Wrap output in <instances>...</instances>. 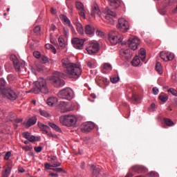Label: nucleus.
Returning a JSON list of instances; mask_svg holds the SVG:
<instances>
[{
  "mask_svg": "<svg viewBox=\"0 0 177 177\" xmlns=\"http://www.w3.org/2000/svg\"><path fill=\"white\" fill-rule=\"evenodd\" d=\"M62 66L68 78L77 79L82 75V69L79 64L72 63L67 58L63 59Z\"/></svg>",
  "mask_w": 177,
  "mask_h": 177,
  "instance_id": "f257e3e1",
  "label": "nucleus"
},
{
  "mask_svg": "<svg viewBox=\"0 0 177 177\" xmlns=\"http://www.w3.org/2000/svg\"><path fill=\"white\" fill-rule=\"evenodd\" d=\"M0 95L12 101L15 100L18 96L15 91L11 89L10 87L6 86V81L2 78L0 79Z\"/></svg>",
  "mask_w": 177,
  "mask_h": 177,
  "instance_id": "f03ea898",
  "label": "nucleus"
},
{
  "mask_svg": "<svg viewBox=\"0 0 177 177\" xmlns=\"http://www.w3.org/2000/svg\"><path fill=\"white\" fill-rule=\"evenodd\" d=\"M32 92L35 94H39V93H42L44 94H46L48 92V88L46 83V80L40 77L37 81L33 83V88H32Z\"/></svg>",
  "mask_w": 177,
  "mask_h": 177,
  "instance_id": "7ed1b4c3",
  "label": "nucleus"
},
{
  "mask_svg": "<svg viewBox=\"0 0 177 177\" xmlns=\"http://www.w3.org/2000/svg\"><path fill=\"white\" fill-rule=\"evenodd\" d=\"M65 75L61 72L56 71L53 73V76L50 78L51 83L57 88L62 87L65 84L64 80Z\"/></svg>",
  "mask_w": 177,
  "mask_h": 177,
  "instance_id": "20e7f679",
  "label": "nucleus"
},
{
  "mask_svg": "<svg viewBox=\"0 0 177 177\" xmlns=\"http://www.w3.org/2000/svg\"><path fill=\"white\" fill-rule=\"evenodd\" d=\"M59 121L64 126L71 127L76 124L77 118L75 115H64V116H60Z\"/></svg>",
  "mask_w": 177,
  "mask_h": 177,
  "instance_id": "39448f33",
  "label": "nucleus"
},
{
  "mask_svg": "<svg viewBox=\"0 0 177 177\" xmlns=\"http://www.w3.org/2000/svg\"><path fill=\"white\" fill-rule=\"evenodd\" d=\"M50 159L52 165L49 163H46L45 169H52L56 172L66 173V171L64 170L62 168H51L59 167L61 166V163L57 161V158L55 156H53Z\"/></svg>",
  "mask_w": 177,
  "mask_h": 177,
  "instance_id": "423d86ee",
  "label": "nucleus"
},
{
  "mask_svg": "<svg viewBox=\"0 0 177 177\" xmlns=\"http://www.w3.org/2000/svg\"><path fill=\"white\" fill-rule=\"evenodd\" d=\"M108 36L109 41L112 46H115L123 40V36L117 31L110 32Z\"/></svg>",
  "mask_w": 177,
  "mask_h": 177,
  "instance_id": "0eeeda50",
  "label": "nucleus"
},
{
  "mask_svg": "<svg viewBox=\"0 0 177 177\" xmlns=\"http://www.w3.org/2000/svg\"><path fill=\"white\" fill-rule=\"evenodd\" d=\"M100 50V45L96 41H91L86 46V50L88 55L97 53Z\"/></svg>",
  "mask_w": 177,
  "mask_h": 177,
  "instance_id": "6e6552de",
  "label": "nucleus"
},
{
  "mask_svg": "<svg viewBox=\"0 0 177 177\" xmlns=\"http://www.w3.org/2000/svg\"><path fill=\"white\" fill-rule=\"evenodd\" d=\"M125 45L131 50L135 51L138 50V46L140 45V39L136 37H131L125 43Z\"/></svg>",
  "mask_w": 177,
  "mask_h": 177,
  "instance_id": "1a4fd4ad",
  "label": "nucleus"
},
{
  "mask_svg": "<svg viewBox=\"0 0 177 177\" xmlns=\"http://www.w3.org/2000/svg\"><path fill=\"white\" fill-rule=\"evenodd\" d=\"M58 95L60 98L71 100L74 97V92L71 88H66L60 91Z\"/></svg>",
  "mask_w": 177,
  "mask_h": 177,
  "instance_id": "9d476101",
  "label": "nucleus"
},
{
  "mask_svg": "<svg viewBox=\"0 0 177 177\" xmlns=\"http://www.w3.org/2000/svg\"><path fill=\"white\" fill-rule=\"evenodd\" d=\"M117 28L122 32H127L129 30V24L125 19L120 18L118 19Z\"/></svg>",
  "mask_w": 177,
  "mask_h": 177,
  "instance_id": "9b49d317",
  "label": "nucleus"
},
{
  "mask_svg": "<svg viewBox=\"0 0 177 177\" xmlns=\"http://www.w3.org/2000/svg\"><path fill=\"white\" fill-rule=\"evenodd\" d=\"M104 13L105 15L104 18L106 23H110L111 24H113L114 23V17H116V13L110 10L108 8H106L104 10Z\"/></svg>",
  "mask_w": 177,
  "mask_h": 177,
  "instance_id": "f8f14e48",
  "label": "nucleus"
},
{
  "mask_svg": "<svg viewBox=\"0 0 177 177\" xmlns=\"http://www.w3.org/2000/svg\"><path fill=\"white\" fill-rule=\"evenodd\" d=\"M10 59L13 62V65L15 66L16 71H22V69L24 68L25 63L24 62H19L15 55H11Z\"/></svg>",
  "mask_w": 177,
  "mask_h": 177,
  "instance_id": "ddd939ff",
  "label": "nucleus"
},
{
  "mask_svg": "<svg viewBox=\"0 0 177 177\" xmlns=\"http://www.w3.org/2000/svg\"><path fill=\"white\" fill-rule=\"evenodd\" d=\"M85 41L86 39L75 37L72 39V45H73V48L77 50H82L84 48V44Z\"/></svg>",
  "mask_w": 177,
  "mask_h": 177,
  "instance_id": "4468645a",
  "label": "nucleus"
},
{
  "mask_svg": "<svg viewBox=\"0 0 177 177\" xmlns=\"http://www.w3.org/2000/svg\"><path fill=\"white\" fill-rule=\"evenodd\" d=\"M58 108L62 113H66L73 110V108L70 106L69 104H68V102H65V101H60Z\"/></svg>",
  "mask_w": 177,
  "mask_h": 177,
  "instance_id": "2eb2a0df",
  "label": "nucleus"
},
{
  "mask_svg": "<svg viewBox=\"0 0 177 177\" xmlns=\"http://www.w3.org/2000/svg\"><path fill=\"white\" fill-rule=\"evenodd\" d=\"M120 55L125 58L127 60H129L133 57V52L129 48H122L120 50Z\"/></svg>",
  "mask_w": 177,
  "mask_h": 177,
  "instance_id": "dca6fc26",
  "label": "nucleus"
},
{
  "mask_svg": "<svg viewBox=\"0 0 177 177\" xmlns=\"http://www.w3.org/2000/svg\"><path fill=\"white\" fill-rule=\"evenodd\" d=\"M131 172H135L138 174H144L147 172V169L142 165H135L131 167L130 170Z\"/></svg>",
  "mask_w": 177,
  "mask_h": 177,
  "instance_id": "f3484780",
  "label": "nucleus"
},
{
  "mask_svg": "<svg viewBox=\"0 0 177 177\" xmlns=\"http://www.w3.org/2000/svg\"><path fill=\"white\" fill-rule=\"evenodd\" d=\"M95 127L92 122H86L82 124V132L88 133L92 131Z\"/></svg>",
  "mask_w": 177,
  "mask_h": 177,
  "instance_id": "a211bd4d",
  "label": "nucleus"
},
{
  "mask_svg": "<svg viewBox=\"0 0 177 177\" xmlns=\"http://www.w3.org/2000/svg\"><path fill=\"white\" fill-rule=\"evenodd\" d=\"M100 15L101 12L100 10H99L97 4L94 2L91 6V16L92 17H96V16H100Z\"/></svg>",
  "mask_w": 177,
  "mask_h": 177,
  "instance_id": "6ab92c4d",
  "label": "nucleus"
},
{
  "mask_svg": "<svg viewBox=\"0 0 177 177\" xmlns=\"http://www.w3.org/2000/svg\"><path fill=\"white\" fill-rule=\"evenodd\" d=\"M23 137L27 139L30 142H38V141H40L41 140L40 137H35L34 136H32L28 132H25L23 134Z\"/></svg>",
  "mask_w": 177,
  "mask_h": 177,
  "instance_id": "aec40b11",
  "label": "nucleus"
},
{
  "mask_svg": "<svg viewBox=\"0 0 177 177\" xmlns=\"http://www.w3.org/2000/svg\"><path fill=\"white\" fill-rule=\"evenodd\" d=\"M84 32H86V35L93 36L95 33V28L91 25H86L84 28Z\"/></svg>",
  "mask_w": 177,
  "mask_h": 177,
  "instance_id": "412c9836",
  "label": "nucleus"
},
{
  "mask_svg": "<svg viewBox=\"0 0 177 177\" xmlns=\"http://www.w3.org/2000/svg\"><path fill=\"white\" fill-rule=\"evenodd\" d=\"M12 166L11 165H7L3 167V171H2V177H8L11 171Z\"/></svg>",
  "mask_w": 177,
  "mask_h": 177,
  "instance_id": "4be33fe9",
  "label": "nucleus"
},
{
  "mask_svg": "<svg viewBox=\"0 0 177 177\" xmlns=\"http://www.w3.org/2000/svg\"><path fill=\"white\" fill-rule=\"evenodd\" d=\"M61 20L64 21V24H66V26H68L69 28H72V24L70 21V19L64 15H60Z\"/></svg>",
  "mask_w": 177,
  "mask_h": 177,
  "instance_id": "5701e85b",
  "label": "nucleus"
},
{
  "mask_svg": "<svg viewBox=\"0 0 177 177\" xmlns=\"http://www.w3.org/2000/svg\"><path fill=\"white\" fill-rule=\"evenodd\" d=\"M91 169L92 170V174L93 177H97L100 173V168L99 167L92 165L91 167Z\"/></svg>",
  "mask_w": 177,
  "mask_h": 177,
  "instance_id": "b1692460",
  "label": "nucleus"
},
{
  "mask_svg": "<svg viewBox=\"0 0 177 177\" xmlns=\"http://www.w3.org/2000/svg\"><path fill=\"white\" fill-rule=\"evenodd\" d=\"M110 6H112L113 9H118L119 6H120V0H108Z\"/></svg>",
  "mask_w": 177,
  "mask_h": 177,
  "instance_id": "393cba45",
  "label": "nucleus"
},
{
  "mask_svg": "<svg viewBox=\"0 0 177 177\" xmlns=\"http://www.w3.org/2000/svg\"><path fill=\"white\" fill-rule=\"evenodd\" d=\"M37 122L36 116H32V118H30L26 124V127L29 128L31 126L35 124Z\"/></svg>",
  "mask_w": 177,
  "mask_h": 177,
  "instance_id": "a878e982",
  "label": "nucleus"
},
{
  "mask_svg": "<svg viewBox=\"0 0 177 177\" xmlns=\"http://www.w3.org/2000/svg\"><path fill=\"white\" fill-rule=\"evenodd\" d=\"M112 71V66L109 63H104L102 68V73H106V71Z\"/></svg>",
  "mask_w": 177,
  "mask_h": 177,
  "instance_id": "bb28decb",
  "label": "nucleus"
},
{
  "mask_svg": "<svg viewBox=\"0 0 177 177\" xmlns=\"http://www.w3.org/2000/svg\"><path fill=\"white\" fill-rule=\"evenodd\" d=\"M57 103V98L55 97H50L48 100H47V104L48 106H53Z\"/></svg>",
  "mask_w": 177,
  "mask_h": 177,
  "instance_id": "cd10ccee",
  "label": "nucleus"
},
{
  "mask_svg": "<svg viewBox=\"0 0 177 177\" xmlns=\"http://www.w3.org/2000/svg\"><path fill=\"white\" fill-rule=\"evenodd\" d=\"M139 57L142 62L145 61L146 59V50L145 48H140L139 50Z\"/></svg>",
  "mask_w": 177,
  "mask_h": 177,
  "instance_id": "c85d7f7f",
  "label": "nucleus"
},
{
  "mask_svg": "<svg viewBox=\"0 0 177 177\" xmlns=\"http://www.w3.org/2000/svg\"><path fill=\"white\" fill-rule=\"evenodd\" d=\"M140 59L139 56L134 57V58L131 61V65L133 66L137 67L140 65Z\"/></svg>",
  "mask_w": 177,
  "mask_h": 177,
  "instance_id": "c756f323",
  "label": "nucleus"
},
{
  "mask_svg": "<svg viewBox=\"0 0 177 177\" xmlns=\"http://www.w3.org/2000/svg\"><path fill=\"white\" fill-rule=\"evenodd\" d=\"M158 98L161 102H162L163 103H165L167 102V101H168V95L165 93H161L159 95Z\"/></svg>",
  "mask_w": 177,
  "mask_h": 177,
  "instance_id": "7c9ffc66",
  "label": "nucleus"
},
{
  "mask_svg": "<svg viewBox=\"0 0 177 177\" xmlns=\"http://www.w3.org/2000/svg\"><path fill=\"white\" fill-rule=\"evenodd\" d=\"M76 30H77V32H79V34H84V28L82 27V25L80 23H76Z\"/></svg>",
  "mask_w": 177,
  "mask_h": 177,
  "instance_id": "2f4dec72",
  "label": "nucleus"
},
{
  "mask_svg": "<svg viewBox=\"0 0 177 177\" xmlns=\"http://www.w3.org/2000/svg\"><path fill=\"white\" fill-rule=\"evenodd\" d=\"M39 127L46 134H48V133L50 132V129L48 126L41 124H39Z\"/></svg>",
  "mask_w": 177,
  "mask_h": 177,
  "instance_id": "473e14b6",
  "label": "nucleus"
},
{
  "mask_svg": "<svg viewBox=\"0 0 177 177\" xmlns=\"http://www.w3.org/2000/svg\"><path fill=\"white\" fill-rule=\"evenodd\" d=\"M156 71L159 73V74H162V66H161L160 62H157L156 64Z\"/></svg>",
  "mask_w": 177,
  "mask_h": 177,
  "instance_id": "72a5a7b5",
  "label": "nucleus"
},
{
  "mask_svg": "<svg viewBox=\"0 0 177 177\" xmlns=\"http://www.w3.org/2000/svg\"><path fill=\"white\" fill-rule=\"evenodd\" d=\"M160 57L161 59H162L164 62H167V61L165 59H167L168 57V52H166V51L160 52Z\"/></svg>",
  "mask_w": 177,
  "mask_h": 177,
  "instance_id": "f704fd0d",
  "label": "nucleus"
},
{
  "mask_svg": "<svg viewBox=\"0 0 177 177\" xmlns=\"http://www.w3.org/2000/svg\"><path fill=\"white\" fill-rule=\"evenodd\" d=\"M58 42L59 44V46L62 48H64L66 47V42L63 37H59L58 39Z\"/></svg>",
  "mask_w": 177,
  "mask_h": 177,
  "instance_id": "c9c22d12",
  "label": "nucleus"
},
{
  "mask_svg": "<svg viewBox=\"0 0 177 177\" xmlns=\"http://www.w3.org/2000/svg\"><path fill=\"white\" fill-rule=\"evenodd\" d=\"M111 82L113 84H116L120 81V77L118 75H114L110 78Z\"/></svg>",
  "mask_w": 177,
  "mask_h": 177,
  "instance_id": "e433bc0d",
  "label": "nucleus"
},
{
  "mask_svg": "<svg viewBox=\"0 0 177 177\" xmlns=\"http://www.w3.org/2000/svg\"><path fill=\"white\" fill-rule=\"evenodd\" d=\"M45 47H46V48L48 49V50L51 49V50H53V53L54 54H56V53H57V50H56L55 48L53 45H51V44H46Z\"/></svg>",
  "mask_w": 177,
  "mask_h": 177,
  "instance_id": "4c0bfd02",
  "label": "nucleus"
},
{
  "mask_svg": "<svg viewBox=\"0 0 177 177\" xmlns=\"http://www.w3.org/2000/svg\"><path fill=\"white\" fill-rule=\"evenodd\" d=\"M48 125L57 132H61L60 128L53 123H49Z\"/></svg>",
  "mask_w": 177,
  "mask_h": 177,
  "instance_id": "58836bf2",
  "label": "nucleus"
},
{
  "mask_svg": "<svg viewBox=\"0 0 177 177\" xmlns=\"http://www.w3.org/2000/svg\"><path fill=\"white\" fill-rule=\"evenodd\" d=\"M164 122H165V124L169 126V127H172L174 124V122H172V120H171L168 118H165Z\"/></svg>",
  "mask_w": 177,
  "mask_h": 177,
  "instance_id": "ea45409f",
  "label": "nucleus"
},
{
  "mask_svg": "<svg viewBox=\"0 0 177 177\" xmlns=\"http://www.w3.org/2000/svg\"><path fill=\"white\" fill-rule=\"evenodd\" d=\"M175 58L174 53H167V58L165 59L167 62L172 61L173 59Z\"/></svg>",
  "mask_w": 177,
  "mask_h": 177,
  "instance_id": "a19ab883",
  "label": "nucleus"
},
{
  "mask_svg": "<svg viewBox=\"0 0 177 177\" xmlns=\"http://www.w3.org/2000/svg\"><path fill=\"white\" fill-rule=\"evenodd\" d=\"M168 93H170L174 96L177 97V91L174 88H170L167 90Z\"/></svg>",
  "mask_w": 177,
  "mask_h": 177,
  "instance_id": "79ce46f5",
  "label": "nucleus"
},
{
  "mask_svg": "<svg viewBox=\"0 0 177 177\" xmlns=\"http://www.w3.org/2000/svg\"><path fill=\"white\" fill-rule=\"evenodd\" d=\"M76 9H77L78 10H81L82 9H84V4L81 2H76Z\"/></svg>",
  "mask_w": 177,
  "mask_h": 177,
  "instance_id": "37998d69",
  "label": "nucleus"
},
{
  "mask_svg": "<svg viewBox=\"0 0 177 177\" xmlns=\"http://www.w3.org/2000/svg\"><path fill=\"white\" fill-rule=\"evenodd\" d=\"M132 100L134 102L139 103L140 102V96L136 94H132Z\"/></svg>",
  "mask_w": 177,
  "mask_h": 177,
  "instance_id": "c03bdc74",
  "label": "nucleus"
},
{
  "mask_svg": "<svg viewBox=\"0 0 177 177\" xmlns=\"http://www.w3.org/2000/svg\"><path fill=\"white\" fill-rule=\"evenodd\" d=\"M39 113L42 116H44L46 118L49 116V113L46 112V111H42V109H39Z\"/></svg>",
  "mask_w": 177,
  "mask_h": 177,
  "instance_id": "a18cd8bd",
  "label": "nucleus"
},
{
  "mask_svg": "<svg viewBox=\"0 0 177 177\" xmlns=\"http://www.w3.org/2000/svg\"><path fill=\"white\" fill-rule=\"evenodd\" d=\"M79 15H80L81 17H83V19H85V10L84 8L82 10H79Z\"/></svg>",
  "mask_w": 177,
  "mask_h": 177,
  "instance_id": "49530a36",
  "label": "nucleus"
},
{
  "mask_svg": "<svg viewBox=\"0 0 177 177\" xmlns=\"http://www.w3.org/2000/svg\"><path fill=\"white\" fill-rule=\"evenodd\" d=\"M41 31V28L40 26H36L35 28H34V32L36 34V35H39V32Z\"/></svg>",
  "mask_w": 177,
  "mask_h": 177,
  "instance_id": "de8ad7c7",
  "label": "nucleus"
},
{
  "mask_svg": "<svg viewBox=\"0 0 177 177\" xmlns=\"http://www.w3.org/2000/svg\"><path fill=\"white\" fill-rule=\"evenodd\" d=\"M33 55L37 59H39L41 57V53L39 51H35Z\"/></svg>",
  "mask_w": 177,
  "mask_h": 177,
  "instance_id": "09e8293b",
  "label": "nucleus"
},
{
  "mask_svg": "<svg viewBox=\"0 0 177 177\" xmlns=\"http://www.w3.org/2000/svg\"><path fill=\"white\" fill-rule=\"evenodd\" d=\"M152 91H153V95H156L159 93V89L158 87H153L152 88Z\"/></svg>",
  "mask_w": 177,
  "mask_h": 177,
  "instance_id": "8fccbe9b",
  "label": "nucleus"
},
{
  "mask_svg": "<svg viewBox=\"0 0 177 177\" xmlns=\"http://www.w3.org/2000/svg\"><path fill=\"white\" fill-rule=\"evenodd\" d=\"M149 177H158V174L156 173V171H151L149 173Z\"/></svg>",
  "mask_w": 177,
  "mask_h": 177,
  "instance_id": "3c124183",
  "label": "nucleus"
},
{
  "mask_svg": "<svg viewBox=\"0 0 177 177\" xmlns=\"http://www.w3.org/2000/svg\"><path fill=\"white\" fill-rule=\"evenodd\" d=\"M10 156H11V152H10V151H8V152L6 153V156H5V157H4V160H8Z\"/></svg>",
  "mask_w": 177,
  "mask_h": 177,
  "instance_id": "603ef678",
  "label": "nucleus"
},
{
  "mask_svg": "<svg viewBox=\"0 0 177 177\" xmlns=\"http://www.w3.org/2000/svg\"><path fill=\"white\" fill-rule=\"evenodd\" d=\"M57 173H61V172H56V171H53V172H50L49 173V176L58 177L59 175H58Z\"/></svg>",
  "mask_w": 177,
  "mask_h": 177,
  "instance_id": "864d4df0",
  "label": "nucleus"
},
{
  "mask_svg": "<svg viewBox=\"0 0 177 177\" xmlns=\"http://www.w3.org/2000/svg\"><path fill=\"white\" fill-rule=\"evenodd\" d=\"M41 60L44 64H46L47 62H48V58L46 56H42Z\"/></svg>",
  "mask_w": 177,
  "mask_h": 177,
  "instance_id": "5fc2aeb1",
  "label": "nucleus"
},
{
  "mask_svg": "<svg viewBox=\"0 0 177 177\" xmlns=\"http://www.w3.org/2000/svg\"><path fill=\"white\" fill-rule=\"evenodd\" d=\"M46 135H48L49 137H51L53 138H57V136L55 134L52 133L51 132L48 131Z\"/></svg>",
  "mask_w": 177,
  "mask_h": 177,
  "instance_id": "6e6d98bb",
  "label": "nucleus"
},
{
  "mask_svg": "<svg viewBox=\"0 0 177 177\" xmlns=\"http://www.w3.org/2000/svg\"><path fill=\"white\" fill-rule=\"evenodd\" d=\"M176 0H165V3L167 6H170L171 4L174 3Z\"/></svg>",
  "mask_w": 177,
  "mask_h": 177,
  "instance_id": "4d7b16f0",
  "label": "nucleus"
},
{
  "mask_svg": "<svg viewBox=\"0 0 177 177\" xmlns=\"http://www.w3.org/2000/svg\"><path fill=\"white\" fill-rule=\"evenodd\" d=\"M41 150H42V147H35V151L36 152H37V153L41 152Z\"/></svg>",
  "mask_w": 177,
  "mask_h": 177,
  "instance_id": "13d9d810",
  "label": "nucleus"
},
{
  "mask_svg": "<svg viewBox=\"0 0 177 177\" xmlns=\"http://www.w3.org/2000/svg\"><path fill=\"white\" fill-rule=\"evenodd\" d=\"M50 42L51 44H53V45L56 46L57 45V41L55 38L53 37H50Z\"/></svg>",
  "mask_w": 177,
  "mask_h": 177,
  "instance_id": "bf43d9fd",
  "label": "nucleus"
},
{
  "mask_svg": "<svg viewBox=\"0 0 177 177\" xmlns=\"http://www.w3.org/2000/svg\"><path fill=\"white\" fill-rule=\"evenodd\" d=\"M64 32L65 36L66 37L68 35V32H69L68 29L67 28H64Z\"/></svg>",
  "mask_w": 177,
  "mask_h": 177,
  "instance_id": "052dcab7",
  "label": "nucleus"
},
{
  "mask_svg": "<svg viewBox=\"0 0 177 177\" xmlns=\"http://www.w3.org/2000/svg\"><path fill=\"white\" fill-rule=\"evenodd\" d=\"M50 30L51 31H55L56 30V26L55 24H52Z\"/></svg>",
  "mask_w": 177,
  "mask_h": 177,
  "instance_id": "680f3d73",
  "label": "nucleus"
},
{
  "mask_svg": "<svg viewBox=\"0 0 177 177\" xmlns=\"http://www.w3.org/2000/svg\"><path fill=\"white\" fill-rule=\"evenodd\" d=\"M50 12L52 15H56V10H55L53 8H50Z\"/></svg>",
  "mask_w": 177,
  "mask_h": 177,
  "instance_id": "e2e57ef3",
  "label": "nucleus"
},
{
  "mask_svg": "<svg viewBox=\"0 0 177 177\" xmlns=\"http://www.w3.org/2000/svg\"><path fill=\"white\" fill-rule=\"evenodd\" d=\"M86 65L89 68H92V63L91 62H86Z\"/></svg>",
  "mask_w": 177,
  "mask_h": 177,
  "instance_id": "0e129e2a",
  "label": "nucleus"
},
{
  "mask_svg": "<svg viewBox=\"0 0 177 177\" xmlns=\"http://www.w3.org/2000/svg\"><path fill=\"white\" fill-rule=\"evenodd\" d=\"M22 121V120L21 119H16L14 120V122L17 124V123H20Z\"/></svg>",
  "mask_w": 177,
  "mask_h": 177,
  "instance_id": "69168bd1",
  "label": "nucleus"
},
{
  "mask_svg": "<svg viewBox=\"0 0 177 177\" xmlns=\"http://www.w3.org/2000/svg\"><path fill=\"white\" fill-rule=\"evenodd\" d=\"M91 97L95 99L96 98V95L95 93H91L90 94Z\"/></svg>",
  "mask_w": 177,
  "mask_h": 177,
  "instance_id": "338daca9",
  "label": "nucleus"
},
{
  "mask_svg": "<svg viewBox=\"0 0 177 177\" xmlns=\"http://www.w3.org/2000/svg\"><path fill=\"white\" fill-rule=\"evenodd\" d=\"M133 174H131V173H129V174H127L125 176V177H133Z\"/></svg>",
  "mask_w": 177,
  "mask_h": 177,
  "instance_id": "774afa93",
  "label": "nucleus"
}]
</instances>
